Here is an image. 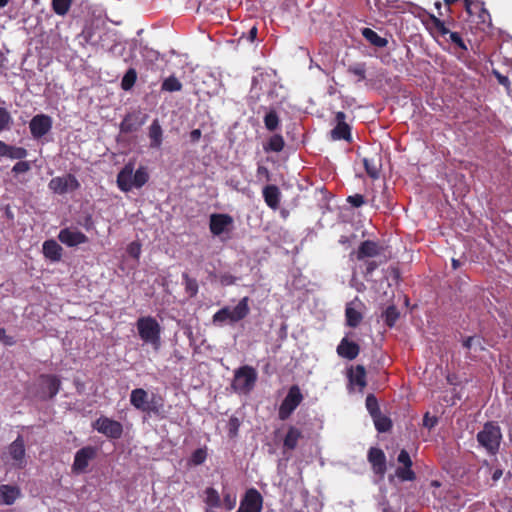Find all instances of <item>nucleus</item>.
<instances>
[{
    "instance_id": "obj_25",
    "label": "nucleus",
    "mask_w": 512,
    "mask_h": 512,
    "mask_svg": "<svg viewBox=\"0 0 512 512\" xmlns=\"http://www.w3.org/2000/svg\"><path fill=\"white\" fill-rule=\"evenodd\" d=\"M145 118L139 119V114H128L120 124V129L124 133H131L138 130L144 123Z\"/></svg>"
},
{
    "instance_id": "obj_37",
    "label": "nucleus",
    "mask_w": 512,
    "mask_h": 512,
    "mask_svg": "<svg viewBox=\"0 0 512 512\" xmlns=\"http://www.w3.org/2000/svg\"><path fill=\"white\" fill-rule=\"evenodd\" d=\"M13 125L11 113L4 107H0V134L9 131Z\"/></svg>"
},
{
    "instance_id": "obj_10",
    "label": "nucleus",
    "mask_w": 512,
    "mask_h": 512,
    "mask_svg": "<svg viewBox=\"0 0 512 512\" xmlns=\"http://www.w3.org/2000/svg\"><path fill=\"white\" fill-rule=\"evenodd\" d=\"M53 125L52 118L47 114H37L29 122V129L33 139L39 140L47 135Z\"/></svg>"
},
{
    "instance_id": "obj_56",
    "label": "nucleus",
    "mask_w": 512,
    "mask_h": 512,
    "mask_svg": "<svg viewBox=\"0 0 512 512\" xmlns=\"http://www.w3.org/2000/svg\"><path fill=\"white\" fill-rule=\"evenodd\" d=\"M236 280L237 278L230 273L221 274L219 277L220 283L224 286L234 285Z\"/></svg>"
},
{
    "instance_id": "obj_50",
    "label": "nucleus",
    "mask_w": 512,
    "mask_h": 512,
    "mask_svg": "<svg viewBox=\"0 0 512 512\" xmlns=\"http://www.w3.org/2000/svg\"><path fill=\"white\" fill-rule=\"evenodd\" d=\"M492 74L496 77L498 83L500 85H502L503 87H505L508 91V93L510 94V85H511V82L509 80V78L503 74H501L498 70L496 69H492Z\"/></svg>"
},
{
    "instance_id": "obj_55",
    "label": "nucleus",
    "mask_w": 512,
    "mask_h": 512,
    "mask_svg": "<svg viewBox=\"0 0 512 512\" xmlns=\"http://www.w3.org/2000/svg\"><path fill=\"white\" fill-rule=\"evenodd\" d=\"M127 252L131 257L138 259L141 253V245L137 242H132L128 245Z\"/></svg>"
},
{
    "instance_id": "obj_27",
    "label": "nucleus",
    "mask_w": 512,
    "mask_h": 512,
    "mask_svg": "<svg viewBox=\"0 0 512 512\" xmlns=\"http://www.w3.org/2000/svg\"><path fill=\"white\" fill-rule=\"evenodd\" d=\"M348 377L350 384L358 386L360 390H363L367 385L366 370L362 365H357L354 369L351 368Z\"/></svg>"
},
{
    "instance_id": "obj_18",
    "label": "nucleus",
    "mask_w": 512,
    "mask_h": 512,
    "mask_svg": "<svg viewBox=\"0 0 512 512\" xmlns=\"http://www.w3.org/2000/svg\"><path fill=\"white\" fill-rule=\"evenodd\" d=\"M363 165L367 175L372 180H379L381 178L382 159L378 154H374L372 157H364Z\"/></svg>"
},
{
    "instance_id": "obj_60",
    "label": "nucleus",
    "mask_w": 512,
    "mask_h": 512,
    "mask_svg": "<svg viewBox=\"0 0 512 512\" xmlns=\"http://www.w3.org/2000/svg\"><path fill=\"white\" fill-rule=\"evenodd\" d=\"M437 424V418L431 417L427 412L423 417V426L426 428H433Z\"/></svg>"
},
{
    "instance_id": "obj_45",
    "label": "nucleus",
    "mask_w": 512,
    "mask_h": 512,
    "mask_svg": "<svg viewBox=\"0 0 512 512\" xmlns=\"http://www.w3.org/2000/svg\"><path fill=\"white\" fill-rule=\"evenodd\" d=\"M365 404H366V408H367L369 414L371 415V417H376L375 415H377L381 412L380 408H379L378 400L374 394L367 395Z\"/></svg>"
},
{
    "instance_id": "obj_11",
    "label": "nucleus",
    "mask_w": 512,
    "mask_h": 512,
    "mask_svg": "<svg viewBox=\"0 0 512 512\" xmlns=\"http://www.w3.org/2000/svg\"><path fill=\"white\" fill-rule=\"evenodd\" d=\"M335 127L330 131V138L334 141L345 140L352 141L351 126L346 123V114L342 111L335 113Z\"/></svg>"
},
{
    "instance_id": "obj_49",
    "label": "nucleus",
    "mask_w": 512,
    "mask_h": 512,
    "mask_svg": "<svg viewBox=\"0 0 512 512\" xmlns=\"http://www.w3.org/2000/svg\"><path fill=\"white\" fill-rule=\"evenodd\" d=\"M31 169V164L28 161H18L12 168L14 174L26 173Z\"/></svg>"
},
{
    "instance_id": "obj_30",
    "label": "nucleus",
    "mask_w": 512,
    "mask_h": 512,
    "mask_svg": "<svg viewBox=\"0 0 512 512\" xmlns=\"http://www.w3.org/2000/svg\"><path fill=\"white\" fill-rule=\"evenodd\" d=\"M162 136L163 131L161 125L159 124V121L155 119L149 127L150 147L159 148L162 144Z\"/></svg>"
},
{
    "instance_id": "obj_5",
    "label": "nucleus",
    "mask_w": 512,
    "mask_h": 512,
    "mask_svg": "<svg viewBox=\"0 0 512 512\" xmlns=\"http://www.w3.org/2000/svg\"><path fill=\"white\" fill-rule=\"evenodd\" d=\"M258 374L254 367L243 365L235 370L232 388L238 394H249L255 387Z\"/></svg>"
},
{
    "instance_id": "obj_40",
    "label": "nucleus",
    "mask_w": 512,
    "mask_h": 512,
    "mask_svg": "<svg viewBox=\"0 0 512 512\" xmlns=\"http://www.w3.org/2000/svg\"><path fill=\"white\" fill-rule=\"evenodd\" d=\"M136 79H137L136 70L134 68H129L122 78V81H121L122 89L125 91L130 90L134 86Z\"/></svg>"
},
{
    "instance_id": "obj_36",
    "label": "nucleus",
    "mask_w": 512,
    "mask_h": 512,
    "mask_svg": "<svg viewBox=\"0 0 512 512\" xmlns=\"http://www.w3.org/2000/svg\"><path fill=\"white\" fill-rule=\"evenodd\" d=\"M382 317L384 319L385 324L392 328L397 320L400 317V313L396 306L390 305L386 308V310L383 312Z\"/></svg>"
},
{
    "instance_id": "obj_29",
    "label": "nucleus",
    "mask_w": 512,
    "mask_h": 512,
    "mask_svg": "<svg viewBox=\"0 0 512 512\" xmlns=\"http://www.w3.org/2000/svg\"><path fill=\"white\" fill-rule=\"evenodd\" d=\"M362 36L374 47L376 48H384L388 44V39L378 35L371 28H363L361 30Z\"/></svg>"
},
{
    "instance_id": "obj_24",
    "label": "nucleus",
    "mask_w": 512,
    "mask_h": 512,
    "mask_svg": "<svg viewBox=\"0 0 512 512\" xmlns=\"http://www.w3.org/2000/svg\"><path fill=\"white\" fill-rule=\"evenodd\" d=\"M130 403L131 405L140 411L148 410V393L143 388H136L131 391L130 394Z\"/></svg>"
},
{
    "instance_id": "obj_46",
    "label": "nucleus",
    "mask_w": 512,
    "mask_h": 512,
    "mask_svg": "<svg viewBox=\"0 0 512 512\" xmlns=\"http://www.w3.org/2000/svg\"><path fill=\"white\" fill-rule=\"evenodd\" d=\"M348 73L357 76L358 81H362L366 78V64L362 62L350 65L348 67Z\"/></svg>"
},
{
    "instance_id": "obj_38",
    "label": "nucleus",
    "mask_w": 512,
    "mask_h": 512,
    "mask_svg": "<svg viewBox=\"0 0 512 512\" xmlns=\"http://www.w3.org/2000/svg\"><path fill=\"white\" fill-rule=\"evenodd\" d=\"M284 147V139L280 134H274L270 137L268 143L264 146L266 151L280 152Z\"/></svg>"
},
{
    "instance_id": "obj_64",
    "label": "nucleus",
    "mask_w": 512,
    "mask_h": 512,
    "mask_svg": "<svg viewBox=\"0 0 512 512\" xmlns=\"http://www.w3.org/2000/svg\"><path fill=\"white\" fill-rule=\"evenodd\" d=\"M378 267V263L374 260L366 262L365 275H371Z\"/></svg>"
},
{
    "instance_id": "obj_42",
    "label": "nucleus",
    "mask_w": 512,
    "mask_h": 512,
    "mask_svg": "<svg viewBox=\"0 0 512 512\" xmlns=\"http://www.w3.org/2000/svg\"><path fill=\"white\" fill-rule=\"evenodd\" d=\"M395 475L402 482L405 481H414L416 479V473L413 471L412 467L400 466L396 469Z\"/></svg>"
},
{
    "instance_id": "obj_34",
    "label": "nucleus",
    "mask_w": 512,
    "mask_h": 512,
    "mask_svg": "<svg viewBox=\"0 0 512 512\" xmlns=\"http://www.w3.org/2000/svg\"><path fill=\"white\" fill-rule=\"evenodd\" d=\"M376 417H372L374 421L375 428L380 433H385L391 430L392 421L389 417L382 415L381 412Z\"/></svg>"
},
{
    "instance_id": "obj_8",
    "label": "nucleus",
    "mask_w": 512,
    "mask_h": 512,
    "mask_svg": "<svg viewBox=\"0 0 512 512\" xmlns=\"http://www.w3.org/2000/svg\"><path fill=\"white\" fill-rule=\"evenodd\" d=\"M264 499L261 493L254 487L248 488L240 500L236 512H262Z\"/></svg>"
},
{
    "instance_id": "obj_12",
    "label": "nucleus",
    "mask_w": 512,
    "mask_h": 512,
    "mask_svg": "<svg viewBox=\"0 0 512 512\" xmlns=\"http://www.w3.org/2000/svg\"><path fill=\"white\" fill-rule=\"evenodd\" d=\"M97 455L96 448L92 446H85L79 449L74 457L72 464V471L74 473H83L86 471L89 462L93 460Z\"/></svg>"
},
{
    "instance_id": "obj_31",
    "label": "nucleus",
    "mask_w": 512,
    "mask_h": 512,
    "mask_svg": "<svg viewBox=\"0 0 512 512\" xmlns=\"http://www.w3.org/2000/svg\"><path fill=\"white\" fill-rule=\"evenodd\" d=\"M346 324L349 327L356 328L362 321L363 315L361 312L356 310L352 303H348L345 308Z\"/></svg>"
},
{
    "instance_id": "obj_52",
    "label": "nucleus",
    "mask_w": 512,
    "mask_h": 512,
    "mask_svg": "<svg viewBox=\"0 0 512 512\" xmlns=\"http://www.w3.org/2000/svg\"><path fill=\"white\" fill-rule=\"evenodd\" d=\"M0 343H2L4 346H14L16 344V339L11 336V335H8L6 333V329L5 328H0Z\"/></svg>"
},
{
    "instance_id": "obj_20",
    "label": "nucleus",
    "mask_w": 512,
    "mask_h": 512,
    "mask_svg": "<svg viewBox=\"0 0 512 512\" xmlns=\"http://www.w3.org/2000/svg\"><path fill=\"white\" fill-rule=\"evenodd\" d=\"M360 352V347L356 342L343 338L337 346V354L345 359L354 360Z\"/></svg>"
},
{
    "instance_id": "obj_32",
    "label": "nucleus",
    "mask_w": 512,
    "mask_h": 512,
    "mask_svg": "<svg viewBox=\"0 0 512 512\" xmlns=\"http://www.w3.org/2000/svg\"><path fill=\"white\" fill-rule=\"evenodd\" d=\"M204 495V503L207 507L219 508L221 506V497L215 488L207 487L204 490Z\"/></svg>"
},
{
    "instance_id": "obj_47",
    "label": "nucleus",
    "mask_w": 512,
    "mask_h": 512,
    "mask_svg": "<svg viewBox=\"0 0 512 512\" xmlns=\"http://www.w3.org/2000/svg\"><path fill=\"white\" fill-rule=\"evenodd\" d=\"M240 425H241V422H240V420L237 417L232 416V417L229 418V421H228V434H229V436L231 438L237 436Z\"/></svg>"
},
{
    "instance_id": "obj_39",
    "label": "nucleus",
    "mask_w": 512,
    "mask_h": 512,
    "mask_svg": "<svg viewBox=\"0 0 512 512\" xmlns=\"http://www.w3.org/2000/svg\"><path fill=\"white\" fill-rule=\"evenodd\" d=\"M161 89L167 92H177L182 89V83L175 76H169L162 82Z\"/></svg>"
},
{
    "instance_id": "obj_35",
    "label": "nucleus",
    "mask_w": 512,
    "mask_h": 512,
    "mask_svg": "<svg viewBox=\"0 0 512 512\" xmlns=\"http://www.w3.org/2000/svg\"><path fill=\"white\" fill-rule=\"evenodd\" d=\"M183 285L185 287V291L190 298H193L197 295L199 286L197 280L190 277L188 273L184 272L182 274Z\"/></svg>"
},
{
    "instance_id": "obj_41",
    "label": "nucleus",
    "mask_w": 512,
    "mask_h": 512,
    "mask_svg": "<svg viewBox=\"0 0 512 512\" xmlns=\"http://www.w3.org/2000/svg\"><path fill=\"white\" fill-rule=\"evenodd\" d=\"M465 7L469 15H476L478 12L487 14L484 3L480 0H465Z\"/></svg>"
},
{
    "instance_id": "obj_59",
    "label": "nucleus",
    "mask_w": 512,
    "mask_h": 512,
    "mask_svg": "<svg viewBox=\"0 0 512 512\" xmlns=\"http://www.w3.org/2000/svg\"><path fill=\"white\" fill-rule=\"evenodd\" d=\"M432 22L434 23L435 27L443 34H448L450 31L445 27V24L443 21L438 19L435 16H431Z\"/></svg>"
},
{
    "instance_id": "obj_54",
    "label": "nucleus",
    "mask_w": 512,
    "mask_h": 512,
    "mask_svg": "<svg viewBox=\"0 0 512 512\" xmlns=\"http://www.w3.org/2000/svg\"><path fill=\"white\" fill-rule=\"evenodd\" d=\"M347 202L351 206L356 207V208L360 207L361 205H363L365 203L362 194L349 195L347 198Z\"/></svg>"
},
{
    "instance_id": "obj_14",
    "label": "nucleus",
    "mask_w": 512,
    "mask_h": 512,
    "mask_svg": "<svg viewBox=\"0 0 512 512\" xmlns=\"http://www.w3.org/2000/svg\"><path fill=\"white\" fill-rule=\"evenodd\" d=\"M49 188L53 192H72L79 188V182L72 174H64L59 177L52 178Z\"/></svg>"
},
{
    "instance_id": "obj_53",
    "label": "nucleus",
    "mask_w": 512,
    "mask_h": 512,
    "mask_svg": "<svg viewBox=\"0 0 512 512\" xmlns=\"http://www.w3.org/2000/svg\"><path fill=\"white\" fill-rule=\"evenodd\" d=\"M223 504L227 510H232L236 506V495L231 493H225L223 495Z\"/></svg>"
},
{
    "instance_id": "obj_3",
    "label": "nucleus",
    "mask_w": 512,
    "mask_h": 512,
    "mask_svg": "<svg viewBox=\"0 0 512 512\" xmlns=\"http://www.w3.org/2000/svg\"><path fill=\"white\" fill-rule=\"evenodd\" d=\"M476 438L479 445L483 447L488 454L496 455L502 441V432L497 423L488 421L484 424L483 429L477 433Z\"/></svg>"
},
{
    "instance_id": "obj_26",
    "label": "nucleus",
    "mask_w": 512,
    "mask_h": 512,
    "mask_svg": "<svg viewBox=\"0 0 512 512\" xmlns=\"http://www.w3.org/2000/svg\"><path fill=\"white\" fill-rule=\"evenodd\" d=\"M303 437L302 431L295 427V426H289L287 433L283 439V447L287 450H294L297 445L298 441Z\"/></svg>"
},
{
    "instance_id": "obj_57",
    "label": "nucleus",
    "mask_w": 512,
    "mask_h": 512,
    "mask_svg": "<svg viewBox=\"0 0 512 512\" xmlns=\"http://www.w3.org/2000/svg\"><path fill=\"white\" fill-rule=\"evenodd\" d=\"M450 40L452 43L457 45L462 50H467V46L465 45L463 39L461 38L460 34L457 32H450Z\"/></svg>"
},
{
    "instance_id": "obj_7",
    "label": "nucleus",
    "mask_w": 512,
    "mask_h": 512,
    "mask_svg": "<svg viewBox=\"0 0 512 512\" xmlns=\"http://www.w3.org/2000/svg\"><path fill=\"white\" fill-rule=\"evenodd\" d=\"M92 427L110 439H119L123 434L122 424L106 416H101L95 420Z\"/></svg>"
},
{
    "instance_id": "obj_63",
    "label": "nucleus",
    "mask_w": 512,
    "mask_h": 512,
    "mask_svg": "<svg viewBox=\"0 0 512 512\" xmlns=\"http://www.w3.org/2000/svg\"><path fill=\"white\" fill-rule=\"evenodd\" d=\"M147 406H148V410L146 412H153L156 414L159 412V406H162V405L158 404V401L156 400V398L153 397L152 400L150 401V403L149 402L147 403Z\"/></svg>"
},
{
    "instance_id": "obj_15",
    "label": "nucleus",
    "mask_w": 512,
    "mask_h": 512,
    "mask_svg": "<svg viewBox=\"0 0 512 512\" xmlns=\"http://www.w3.org/2000/svg\"><path fill=\"white\" fill-rule=\"evenodd\" d=\"M58 240L67 247H76L88 242V237L77 229L63 228L58 234Z\"/></svg>"
},
{
    "instance_id": "obj_44",
    "label": "nucleus",
    "mask_w": 512,
    "mask_h": 512,
    "mask_svg": "<svg viewBox=\"0 0 512 512\" xmlns=\"http://www.w3.org/2000/svg\"><path fill=\"white\" fill-rule=\"evenodd\" d=\"M207 458V450L206 448H198L196 449L189 459V463L194 466H198L203 464Z\"/></svg>"
},
{
    "instance_id": "obj_22",
    "label": "nucleus",
    "mask_w": 512,
    "mask_h": 512,
    "mask_svg": "<svg viewBox=\"0 0 512 512\" xmlns=\"http://www.w3.org/2000/svg\"><path fill=\"white\" fill-rule=\"evenodd\" d=\"M42 250L45 258L52 262H58L62 258L63 249L54 239L44 241Z\"/></svg>"
},
{
    "instance_id": "obj_21",
    "label": "nucleus",
    "mask_w": 512,
    "mask_h": 512,
    "mask_svg": "<svg viewBox=\"0 0 512 512\" xmlns=\"http://www.w3.org/2000/svg\"><path fill=\"white\" fill-rule=\"evenodd\" d=\"M380 252L381 247L377 242L365 240L360 244L356 252V258L357 260H363L367 257H375L378 256Z\"/></svg>"
},
{
    "instance_id": "obj_1",
    "label": "nucleus",
    "mask_w": 512,
    "mask_h": 512,
    "mask_svg": "<svg viewBox=\"0 0 512 512\" xmlns=\"http://www.w3.org/2000/svg\"><path fill=\"white\" fill-rule=\"evenodd\" d=\"M149 179V174L145 167H139L134 171L131 163H128L119 172L117 176V184L120 190L128 192L132 188H141Z\"/></svg>"
},
{
    "instance_id": "obj_6",
    "label": "nucleus",
    "mask_w": 512,
    "mask_h": 512,
    "mask_svg": "<svg viewBox=\"0 0 512 512\" xmlns=\"http://www.w3.org/2000/svg\"><path fill=\"white\" fill-rule=\"evenodd\" d=\"M304 396L298 385H292L278 409V418L281 421L287 420L297 407L302 403Z\"/></svg>"
},
{
    "instance_id": "obj_51",
    "label": "nucleus",
    "mask_w": 512,
    "mask_h": 512,
    "mask_svg": "<svg viewBox=\"0 0 512 512\" xmlns=\"http://www.w3.org/2000/svg\"><path fill=\"white\" fill-rule=\"evenodd\" d=\"M397 461H398V463L402 464V466H406L407 468L413 466L411 457L405 449H402L399 452V454L397 456Z\"/></svg>"
},
{
    "instance_id": "obj_2",
    "label": "nucleus",
    "mask_w": 512,
    "mask_h": 512,
    "mask_svg": "<svg viewBox=\"0 0 512 512\" xmlns=\"http://www.w3.org/2000/svg\"><path fill=\"white\" fill-rule=\"evenodd\" d=\"M249 301V297L245 296L239 300L233 309L229 306L219 309L212 317L213 324L222 325L227 321L237 323L245 319L250 313Z\"/></svg>"
},
{
    "instance_id": "obj_19",
    "label": "nucleus",
    "mask_w": 512,
    "mask_h": 512,
    "mask_svg": "<svg viewBox=\"0 0 512 512\" xmlns=\"http://www.w3.org/2000/svg\"><path fill=\"white\" fill-rule=\"evenodd\" d=\"M100 29L98 26H95L93 23L86 24L78 35V39L82 45H98L100 41L99 35Z\"/></svg>"
},
{
    "instance_id": "obj_9",
    "label": "nucleus",
    "mask_w": 512,
    "mask_h": 512,
    "mask_svg": "<svg viewBox=\"0 0 512 512\" xmlns=\"http://www.w3.org/2000/svg\"><path fill=\"white\" fill-rule=\"evenodd\" d=\"M61 388V380L57 375L41 374L39 376L40 399H53Z\"/></svg>"
},
{
    "instance_id": "obj_43",
    "label": "nucleus",
    "mask_w": 512,
    "mask_h": 512,
    "mask_svg": "<svg viewBox=\"0 0 512 512\" xmlns=\"http://www.w3.org/2000/svg\"><path fill=\"white\" fill-rule=\"evenodd\" d=\"M72 0H52L53 11L60 16H64L70 9Z\"/></svg>"
},
{
    "instance_id": "obj_58",
    "label": "nucleus",
    "mask_w": 512,
    "mask_h": 512,
    "mask_svg": "<svg viewBox=\"0 0 512 512\" xmlns=\"http://www.w3.org/2000/svg\"><path fill=\"white\" fill-rule=\"evenodd\" d=\"M78 223L87 231L94 228V221L91 215H86L83 220L78 221Z\"/></svg>"
},
{
    "instance_id": "obj_28",
    "label": "nucleus",
    "mask_w": 512,
    "mask_h": 512,
    "mask_svg": "<svg viewBox=\"0 0 512 512\" xmlns=\"http://www.w3.org/2000/svg\"><path fill=\"white\" fill-rule=\"evenodd\" d=\"M260 110H263L265 112L263 118L265 128L271 132L277 130L280 125V119L276 110L272 107L268 108L265 106H261Z\"/></svg>"
},
{
    "instance_id": "obj_13",
    "label": "nucleus",
    "mask_w": 512,
    "mask_h": 512,
    "mask_svg": "<svg viewBox=\"0 0 512 512\" xmlns=\"http://www.w3.org/2000/svg\"><path fill=\"white\" fill-rule=\"evenodd\" d=\"M367 459L374 474L381 478L384 477L387 470V461L383 450L378 447H371L368 450Z\"/></svg>"
},
{
    "instance_id": "obj_16",
    "label": "nucleus",
    "mask_w": 512,
    "mask_h": 512,
    "mask_svg": "<svg viewBox=\"0 0 512 512\" xmlns=\"http://www.w3.org/2000/svg\"><path fill=\"white\" fill-rule=\"evenodd\" d=\"M233 224V218L228 214L214 213L210 216L209 228L213 235L219 236Z\"/></svg>"
},
{
    "instance_id": "obj_62",
    "label": "nucleus",
    "mask_w": 512,
    "mask_h": 512,
    "mask_svg": "<svg viewBox=\"0 0 512 512\" xmlns=\"http://www.w3.org/2000/svg\"><path fill=\"white\" fill-rule=\"evenodd\" d=\"M263 80V76L262 75H258V76H254L252 78V87H251V93H252V97L256 96L258 97V91H257V85L258 83Z\"/></svg>"
},
{
    "instance_id": "obj_23",
    "label": "nucleus",
    "mask_w": 512,
    "mask_h": 512,
    "mask_svg": "<svg viewBox=\"0 0 512 512\" xmlns=\"http://www.w3.org/2000/svg\"><path fill=\"white\" fill-rule=\"evenodd\" d=\"M21 495L20 489L17 486L8 484L0 485V503L5 505H12Z\"/></svg>"
},
{
    "instance_id": "obj_48",
    "label": "nucleus",
    "mask_w": 512,
    "mask_h": 512,
    "mask_svg": "<svg viewBox=\"0 0 512 512\" xmlns=\"http://www.w3.org/2000/svg\"><path fill=\"white\" fill-rule=\"evenodd\" d=\"M266 204L276 210L280 203V194H263Z\"/></svg>"
},
{
    "instance_id": "obj_61",
    "label": "nucleus",
    "mask_w": 512,
    "mask_h": 512,
    "mask_svg": "<svg viewBox=\"0 0 512 512\" xmlns=\"http://www.w3.org/2000/svg\"><path fill=\"white\" fill-rule=\"evenodd\" d=\"M474 343L481 345L480 338L475 336H469L463 341V347L466 349H471Z\"/></svg>"
},
{
    "instance_id": "obj_4",
    "label": "nucleus",
    "mask_w": 512,
    "mask_h": 512,
    "mask_svg": "<svg viewBox=\"0 0 512 512\" xmlns=\"http://www.w3.org/2000/svg\"><path fill=\"white\" fill-rule=\"evenodd\" d=\"M139 337L145 343L151 344L154 349L161 345V326L152 316H143L136 322Z\"/></svg>"
},
{
    "instance_id": "obj_17",
    "label": "nucleus",
    "mask_w": 512,
    "mask_h": 512,
    "mask_svg": "<svg viewBox=\"0 0 512 512\" xmlns=\"http://www.w3.org/2000/svg\"><path fill=\"white\" fill-rule=\"evenodd\" d=\"M8 453L15 461V464L22 468L25 462V443L21 435H18L17 438L9 445Z\"/></svg>"
},
{
    "instance_id": "obj_33",
    "label": "nucleus",
    "mask_w": 512,
    "mask_h": 512,
    "mask_svg": "<svg viewBox=\"0 0 512 512\" xmlns=\"http://www.w3.org/2000/svg\"><path fill=\"white\" fill-rule=\"evenodd\" d=\"M28 151L23 147L13 146L6 143L4 156L11 160H22L26 158Z\"/></svg>"
}]
</instances>
